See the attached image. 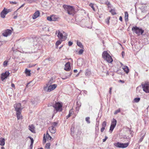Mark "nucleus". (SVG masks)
<instances>
[{
    "mask_svg": "<svg viewBox=\"0 0 149 149\" xmlns=\"http://www.w3.org/2000/svg\"><path fill=\"white\" fill-rule=\"evenodd\" d=\"M63 7L69 15L73 16L75 14L76 11L73 6L64 5Z\"/></svg>",
    "mask_w": 149,
    "mask_h": 149,
    "instance_id": "nucleus-1",
    "label": "nucleus"
},
{
    "mask_svg": "<svg viewBox=\"0 0 149 149\" xmlns=\"http://www.w3.org/2000/svg\"><path fill=\"white\" fill-rule=\"evenodd\" d=\"M15 111H16V115L17 119H21L22 118V116L21 115V111L22 109L21 108L20 103L15 104L14 105Z\"/></svg>",
    "mask_w": 149,
    "mask_h": 149,
    "instance_id": "nucleus-2",
    "label": "nucleus"
},
{
    "mask_svg": "<svg viewBox=\"0 0 149 149\" xmlns=\"http://www.w3.org/2000/svg\"><path fill=\"white\" fill-rule=\"evenodd\" d=\"M102 57L104 60H106L109 63H111L113 61V60L111 56L107 51H104L103 52Z\"/></svg>",
    "mask_w": 149,
    "mask_h": 149,
    "instance_id": "nucleus-3",
    "label": "nucleus"
},
{
    "mask_svg": "<svg viewBox=\"0 0 149 149\" xmlns=\"http://www.w3.org/2000/svg\"><path fill=\"white\" fill-rule=\"evenodd\" d=\"M132 31L138 36L143 35L144 30L141 28H140L137 26H133L132 28Z\"/></svg>",
    "mask_w": 149,
    "mask_h": 149,
    "instance_id": "nucleus-4",
    "label": "nucleus"
},
{
    "mask_svg": "<svg viewBox=\"0 0 149 149\" xmlns=\"http://www.w3.org/2000/svg\"><path fill=\"white\" fill-rule=\"evenodd\" d=\"M57 85L56 84H54L52 85H49L48 86H46L44 88L45 91L47 92H50L54 90L56 87Z\"/></svg>",
    "mask_w": 149,
    "mask_h": 149,
    "instance_id": "nucleus-5",
    "label": "nucleus"
},
{
    "mask_svg": "<svg viewBox=\"0 0 149 149\" xmlns=\"http://www.w3.org/2000/svg\"><path fill=\"white\" fill-rule=\"evenodd\" d=\"M66 34L64 32L63 33L59 31L57 35L58 38L60 40L64 41L67 38Z\"/></svg>",
    "mask_w": 149,
    "mask_h": 149,
    "instance_id": "nucleus-6",
    "label": "nucleus"
},
{
    "mask_svg": "<svg viewBox=\"0 0 149 149\" xmlns=\"http://www.w3.org/2000/svg\"><path fill=\"white\" fill-rule=\"evenodd\" d=\"M53 107L56 111H62V105L60 102H56L53 105Z\"/></svg>",
    "mask_w": 149,
    "mask_h": 149,
    "instance_id": "nucleus-7",
    "label": "nucleus"
},
{
    "mask_svg": "<svg viewBox=\"0 0 149 149\" xmlns=\"http://www.w3.org/2000/svg\"><path fill=\"white\" fill-rule=\"evenodd\" d=\"M129 142L126 143H121L118 142L115 144V145L117 147L119 148H124L127 147L129 144Z\"/></svg>",
    "mask_w": 149,
    "mask_h": 149,
    "instance_id": "nucleus-8",
    "label": "nucleus"
},
{
    "mask_svg": "<svg viewBox=\"0 0 149 149\" xmlns=\"http://www.w3.org/2000/svg\"><path fill=\"white\" fill-rule=\"evenodd\" d=\"M116 120L113 118V120L112 121L110 127L109 131H111V132L113 131L115 127L116 124Z\"/></svg>",
    "mask_w": 149,
    "mask_h": 149,
    "instance_id": "nucleus-9",
    "label": "nucleus"
},
{
    "mask_svg": "<svg viewBox=\"0 0 149 149\" xmlns=\"http://www.w3.org/2000/svg\"><path fill=\"white\" fill-rule=\"evenodd\" d=\"M143 90L146 93H149V84L145 83L144 84H142Z\"/></svg>",
    "mask_w": 149,
    "mask_h": 149,
    "instance_id": "nucleus-10",
    "label": "nucleus"
},
{
    "mask_svg": "<svg viewBox=\"0 0 149 149\" xmlns=\"http://www.w3.org/2000/svg\"><path fill=\"white\" fill-rule=\"evenodd\" d=\"M10 74L8 71H6L5 73H3L1 74V79L2 81H3L5 79L7 78Z\"/></svg>",
    "mask_w": 149,
    "mask_h": 149,
    "instance_id": "nucleus-11",
    "label": "nucleus"
},
{
    "mask_svg": "<svg viewBox=\"0 0 149 149\" xmlns=\"http://www.w3.org/2000/svg\"><path fill=\"white\" fill-rule=\"evenodd\" d=\"M12 31L10 29H6L2 33L3 36L5 37H7L11 34Z\"/></svg>",
    "mask_w": 149,
    "mask_h": 149,
    "instance_id": "nucleus-12",
    "label": "nucleus"
},
{
    "mask_svg": "<svg viewBox=\"0 0 149 149\" xmlns=\"http://www.w3.org/2000/svg\"><path fill=\"white\" fill-rule=\"evenodd\" d=\"M99 3L101 4H105L108 6V7H111V4L107 0H99Z\"/></svg>",
    "mask_w": 149,
    "mask_h": 149,
    "instance_id": "nucleus-13",
    "label": "nucleus"
},
{
    "mask_svg": "<svg viewBox=\"0 0 149 149\" xmlns=\"http://www.w3.org/2000/svg\"><path fill=\"white\" fill-rule=\"evenodd\" d=\"M70 69V64L69 62H68L65 65L64 70L66 71H69Z\"/></svg>",
    "mask_w": 149,
    "mask_h": 149,
    "instance_id": "nucleus-14",
    "label": "nucleus"
},
{
    "mask_svg": "<svg viewBox=\"0 0 149 149\" xmlns=\"http://www.w3.org/2000/svg\"><path fill=\"white\" fill-rule=\"evenodd\" d=\"M40 15V12L39 11H37L33 14L32 16V18L33 19H35L37 18Z\"/></svg>",
    "mask_w": 149,
    "mask_h": 149,
    "instance_id": "nucleus-15",
    "label": "nucleus"
},
{
    "mask_svg": "<svg viewBox=\"0 0 149 149\" xmlns=\"http://www.w3.org/2000/svg\"><path fill=\"white\" fill-rule=\"evenodd\" d=\"M84 63V61L83 59H78L77 64L79 66H81Z\"/></svg>",
    "mask_w": 149,
    "mask_h": 149,
    "instance_id": "nucleus-16",
    "label": "nucleus"
},
{
    "mask_svg": "<svg viewBox=\"0 0 149 149\" xmlns=\"http://www.w3.org/2000/svg\"><path fill=\"white\" fill-rule=\"evenodd\" d=\"M49 130L53 134H54L56 132V128L53 126H51L49 128Z\"/></svg>",
    "mask_w": 149,
    "mask_h": 149,
    "instance_id": "nucleus-17",
    "label": "nucleus"
},
{
    "mask_svg": "<svg viewBox=\"0 0 149 149\" xmlns=\"http://www.w3.org/2000/svg\"><path fill=\"white\" fill-rule=\"evenodd\" d=\"M29 129L32 132L35 133V128L34 125H32L29 126Z\"/></svg>",
    "mask_w": 149,
    "mask_h": 149,
    "instance_id": "nucleus-18",
    "label": "nucleus"
},
{
    "mask_svg": "<svg viewBox=\"0 0 149 149\" xmlns=\"http://www.w3.org/2000/svg\"><path fill=\"white\" fill-rule=\"evenodd\" d=\"M91 74V71L90 70L88 69L86 70L85 72V74L86 76L89 77Z\"/></svg>",
    "mask_w": 149,
    "mask_h": 149,
    "instance_id": "nucleus-19",
    "label": "nucleus"
},
{
    "mask_svg": "<svg viewBox=\"0 0 149 149\" xmlns=\"http://www.w3.org/2000/svg\"><path fill=\"white\" fill-rule=\"evenodd\" d=\"M6 14L5 10L3 9L1 13V16L2 18H4Z\"/></svg>",
    "mask_w": 149,
    "mask_h": 149,
    "instance_id": "nucleus-20",
    "label": "nucleus"
},
{
    "mask_svg": "<svg viewBox=\"0 0 149 149\" xmlns=\"http://www.w3.org/2000/svg\"><path fill=\"white\" fill-rule=\"evenodd\" d=\"M5 139L4 138H2L0 140V145L3 146L5 144Z\"/></svg>",
    "mask_w": 149,
    "mask_h": 149,
    "instance_id": "nucleus-21",
    "label": "nucleus"
},
{
    "mask_svg": "<svg viewBox=\"0 0 149 149\" xmlns=\"http://www.w3.org/2000/svg\"><path fill=\"white\" fill-rule=\"evenodd\" d=\"M123 69L124 71L126 73V74H128V73L129 72V69L127 66H124Z\"/></svg>",
    "mask_w": 149,
    "mask_h": 149,
    "instance_id": "nucleus-22",
    "label": "nucleus"
},
{
    "mask_svg": "<svg viewBox=\"0 0 149 149\" xmlns=\"http://www.w3.org/2000/svg\"><path fill=\"white\" fill-rule=\"evenodd\" d=\"M63 41V40H62L60 39L59 40L57 41L56 43V48H57L58 45L60 44Z\"/></svg>",
    "mask_w": 149,
    "mask_h": 149,
    "instance_id": "nucleus-23",
    "label": "nucleus"
},
{
    "mask_svg": "<svg viewBox=\"0 0 149 149\" xmlns=\"http://www.w3.org/2000/svg\"><path fill=\"white\" fill-rule=\"evenodd\" d=\"M125 21L127 22L128 21V14L127 12H125Z\"/></svg>",
    "mask_w": 149,
    "mask_h": 149,
    "instance_id": "nucleus-24",
    "label": "nucleus"
},
{
    "mask_svg": "<svg viewBox=\"0 0 149 149\" xmlns=\"http://www.w3.org/2000/svg\"><path fill=\"white\" fill-rule=\"evenodd\" d=\"M52 21H55L57 20L58 18L56 15H52Z\"/></svg>",
    "mask_w": 149,
    "mask_h": 149,
    "instance_id": "nucleus-25",
    "label": "nucleus"
},
{
    "mask_svg": "<svg viewBox=\"0 0 149 149\" xmlns=\"http://www.w3.org/2000/svg\"><path fill=\"white\" fill-rule=\"evenodd\" d=\"M77 45L78 46L80 47V48H83L84 46L83 45L82 43H81L80 42L77 41Z\"/></svg>",
    "mask_w": 149,
    "mask_h": 149,
    "instance_id": "nucleus-26",
    "label": "nucleus"
},
{
    "mask_svg": "<svg viewBox=\"0 0 149 149\" xmlns=\"http://www.w3.org/2000/svg\"><path fill=\"white\" fill-rule=\"evenodd\" d=\"M30 71L26 68L25 70V72L26 74L28 76L30 75Z\"/></svg>",
    "mask_w": 149,
    "mask_h": 149,
    "instance_id": "nucleus-27",
    "label": "nucleus"
},
{
    "mask_svg": "<svg viewBox=\"0 0 149 149\" xmlns=\"http://www.w3.org/2000/svg\"><path fill=\"white\" fill-rule=\"evenodd\" d=\"M140 98L139 97H136L135 98L134 100V102L138 103L140 100Z\"/></svg>",
    "mask_w": 149,
    "mask_h": 149,
    "instance_id": "nucleus-28",
    "label": "nucleus"
},
{
    "mask_svg": "<svg viewBox=\"0 0 149 149\" xmlns=\"http://www.w3.org/2000/svg\"><path fill=\"white\" fill-rule=\"evenodd\" d=\"M37 99L36 98L34 99H32L31 101V102L33 104H36V103H37Z\"/></svg>",
    "mask_w": 149,
    "mask_h": 149,
    "instance_id": "nucleus-29",
    "label": "nucleus"
},
{
    "mask_svg": "<svg viewBox=\"0 0 149 149\" xmlns=\"http://www.w3.org/2000/svg\"><path fill=\"white\" fill-rule=\"evenodd\" d=\"M53 82V79L52 78L51 79L48 83L47 84L46 86H48L49 85H51Z\"/></svg>",
    "mask_w": 149,
    "mask_h": 149,
    "instance_id": "nucleus-30",
    "label": "nucleus"
},
{
    "mask_svg": "<svg viewBox=\"0 0 149 149\" xmlns=\"http://www.w3.org/2000/svg\"><path fill=\"white\" fill-rule=\"evenodd\" d=\"M46 138L47 139L51 140L52 139V137L47 132L46 134Z\"/></svg>",
    "mask_w": 149,
    "mask_h": 149,
    "instance_id": "nucleus-31",
    "label": "nucleus"
},
{
    "mask_svg": "<svg viewBox=\"0 0 149 149\" xmlns=\"http://www.w3.org/2000/svg\"><path fill=\"white\" fill-rule=\"evenodd\" d=\"M90 118L89 117H87L85 118L86 121V122L88 124H90Z\"/></svg>",
    "mask_w": 149,
    "mask_h": 149,
    "instance_id": "nucleus-32",
    "label": "nucleus"
},
{
    "mask_svg": "<svg viewBox=\"0 0 149 149\" xmlns=\"http://www.w3.org/2000/svg\"><path fill=\"white\" fill-rule=\"evenodd\" d=\"M50 143H47L46 144L45 147L47 149H49L50 148Z\"/></svg>",
    "mask_w": 149,
    "mask_h": 149,
    "instance_id": "nucleus-33",
    "label": "nucleus"
},
{
    "mask_svg": "<svg viewBox=\"0 0 149 149\" xmlns=\"http://www.w3.org/2000/svg\"><path fill=\"white\" fill-rule=\"evenodd\" d=\"M110 12L113 15L116 14V12L115 10L111 9L110 11Z\"/></svg>",
    "mask_w": 149,
    "mask_h": 149,
    "instance_id": "nucleus-34",
    "label": "nucleus"
},
{
    "mask_svg": "<svg viewBox=\"0 0 149 149\" xmlns=\"http://www.w3.org/2000/svg\"><path fill=\"white\" fill-rule=\"evenodd\" d=\"M4 10H5V11L6 13V14L11 11V9H7L6 8H4Z\"/></svg>",
    "mask_w": 149,
    "mask_h": 149,
    "instance_id": "nucleus-35",
    "label": "nucleus"
},
{
    "mask_svg": "<svg viewBox=\"0 0 149 149\" xmlns=\"http://www.w3.org/2000/svg\"><path fill=\"white\" fill-rule=\"evenodd\" d=\"M107 125V123L105 121H104L102 123V127H104L105 128V127Z\"/></svg>",
    "mask_w": 149,
    "mask_h": 149,
    "instance_id": "nucleus-36",
    "label": "nucleus"
},
{
    "mask_svg": "<svg viewBox=\"0 0 149 149\" xmlns=\"http://www.w3.org/2000/svg\"><path fill=\"white\" fill-rule=\"evenodd\" d=\"M74 128V126L72 125L70 129L71 134H72V133L73 134Z\"/></svg>",
    "mask_w": 149,
    "mask_h": 149,
    "instance_id": "nucleus-37",
    "label": "nucleus"
},
{
    "mask_svg": "<svg viewBox=\"0 0 149 149\" xmlns=\"http://www.w3.org/2000/svg\"><path fill=\"white\" fill-rule=\"evenodd\" d=\"M8 63V61H5L3 64V65L4 67H5L7 66Z\"/></svg>",
    "mask_w": 149,
    "mask_h": 149,
    "instance_id": "nucleus-38",
    "label": "nucleus"
},
{
    "mask_svg": "<svg viewBox=\"0 0 149 149\" xmlns=\"http://www.w3.org/2000/svg\"><path fill=\"white\" fill-rule=\"evenodd\" d=\"M72 73L71 72H70L69 73V75H68L67 76H66V77H65L62 78V79L63 80H65L67 78H69V77H70Z\"/></svg>",
    "mask_w": 149,
    "mask_h": 149,
    "instance_id": "nucleus-39",
    "label": "nucleus"
},
{
    "mask_svg": "<svg viewBox=\"0 0 149 149\" xmlns=\"http://www.w3.org/2000/svg\"><path fill=\"white\" fill-rule=\"evenodd\" d=\"M28 138H29L31 140V144H33V143L34 140L32 138L31 136H29Z\"/></svg>",
    "mask_w": 149,
    "mask_h": 149,
    "instance_id": "nucleus-40",
    "label": "nucleus"
},
{
    "mask_svg": "<svg viewBox=\"0 0 149 149\" xmlns=\"http://www.w3.org/2000/svg\"><path fill=\"white\" fill-rule=\"evenodd\" d=\"M58 124V123L56 122H54L52 123V126H53V127H55Z\"/></svg>",
    "mask_w": 149,
    "mask_h": 149,
    "instance_id": "nucleus-41",
    "label": "nucleus"
},
{
    "mask_svg": "<svg viewBox=\"0 0 149 149\" xmlns=\"http://www.w3.org/2000/svg\"><path fill=\"white\" fill-rule=\"evenodd\" d=\"M120 109H118V110H116L115 111V112L114 113V114H115V115L116 114L120 112Z\"/></svg>",
    "mask_w": 149,
    "mask_h": 149,
    "instance_id": "nucleus-42",
    "label": "nucleus"
},
{
    "mask_svg": "<svg viewBox=\"0 0 149 149\" xmlns=\"http://www.w3.org/2000/svg\"><path fill=\"white\" fill-rule=\"evenodd\" d=\"M46 139L45 138V134H44L43 137V143H45L46 142Z\"/></svg>",
    "mask_w": 149,
    "mask_h": 149,
    "instance_id": "nucleus-43",
    "label": "nucleus"
},
{
    "mask_svg": "<svg viewBox=\"0 0 149 149\" xmlns=\"http://www.w3.org/2000/svg\"><path fill=\"white\" fill-rule=\"evenodd\" d=\"M37 0H27L28 2L30 3H32L33 2H35Z\"/></svg>",
    "mask_w": 149,
    "mask_h": 149,
    "instance_id": "nucleus-44",
    "label": "nucleus"
},
{
    "mask_svg": "<svg viewBox=\"0 0 149 149\" xmlns=\"http://www.w3.org/2000/svg\"><path fill=\"white\" fill-rule=\"evenodd\" d=\"M89 6L93 9L94 11H95V9L93 6V4L92 3H90L89 4Z\"/></svg>",
    "mask_w": 149,
    "mask_h": 149,
    "instance_id": "nucleus-45",
    "label": "nucleus"
},
{
    "mask_svg": "<svg viewBox=\"0 0 149 149\" xmlns=\"http://www.w3.org/2000/svg\"><path fill=\"white\" fill-rule=\"evenodd\" d=\"M47 19L49 21H52V15H51L49 17L48 16L47 17Z\"/></svg>",
    "mask_w": 149,
    "mask_h": 149,
    "instance_id": "nucleus-46",
    "label": "nucleus"
},
{
    "mask_svg": "<svg viewBox=\"0 0 149 149\" xmlns=\"http://www.w3.org/2000/svg\"><path fill=\"white\" fill-rule=\"evenodd\" d=\"M84 50L83 49H81L79 51L78 53L79 54H82Z\"/></svg>",
    "mask_w": 149,
    "mask_h": 149,
    "instance_id": "nucleus-47",
    "label": "nucleus"
},
{
    "mask_svg": "<svg viewBox=\"0 0 149 149\" xmlns=\"http://www.w3.org/2000/svg\"><path fill=\"white\" fill-rule=\"evenodd\" d=\"M72 113L71 112V111H70L69 112V113L68 116H66V118H68L70 117Z\"/></svg>",
    "mask_w": 149,
    "mask_h": 149,
    "instance_id": "nucleus-48",
    "label": "nucleus"
},
{
    "mask_svg": "<svg viewBox=\"0 0 149 149\" xmlns=\"http://www.w3.org/2000/svg\"><path fill=\"white\" fill-rule=\"evenodd\" d=\"M110 18L109 17H108L107 19L106 20V23L108 24L109 23V20Z\"/></svg>",
    "mask_w": 149,
    "mask_h": 149,
    "instance_id": "nucleus-49",
    "label": "nucleus"
},
{
    "mask_svg": "<svg viewBox=\"0 0 149 149\" xmlns=\"http://www.w3.org/2000/svg\"><path fill=\"white\" fill-rule=\"evenodd\" d=\"M107 139H108V137L107 136H105V138L103 139V142H105Z\"/></svg>",
    "mask_w": 149,
    "mask_h": 149,
    "instance_id": "nucleus-50",
    "label": "nucleus"
},
{
    "mask_svg": "<svg viewBox=\"0 0 149 149\" xmlns=\"http://www.w3.org/2000/svg\"><path fill=\"white\" fill-rule=\"evenodd\" d=\"M72 44V42L71 41H69L68 43V45L69 46H70Z\"/></svg>",
    "mask_w": 149,
    "mask_h": 149,
    "instance_id": "nucleus-51",
    "label": "nucleus"
},
{
    "mask_svg": "<svg viewBox=\"0 0 149 149\" xmlns=\"http://www.w3.org/2000/svg\"><path fill=\"white\" fill-rule=\"evenodd\" d=\"M105 129V128H104V127H102V128L101 129V132H102L104 131V130Z\"/></svg>",
    "mask_w": 149,
    "mask_h": 149,
    "instance_id": "nucleus-52",
    "label": "nucleus"
},
{
    "mask_svg": "<svg viewBox=\"0 0 149 149\" xmlns=\"http://www.w3.org/2000/svg\"><path fill=\"white\" fill-rule=\"evenodd\" d=\"M10 3H13V4H16L17 3L15 1H10Z\"/></svg>",
    "mask_w": 149,
    "mask_h": 149,
    "instance_id": "nucleus-53",
    "label": "nucleus"
},
{
    "mask_svg": "<svg viewBox=\"0 0 149 149\" xmlns=\"http://www.w3.org/2000/svg\"><path fill=\"white\" fill-rule=\"evenodd\" d=\"M11 86L13 88H14L15 89V85L13 83H12L11 84Z\"/></svg>",
    "mask_w": 149,
    "mask_h": 149,
    "instance_id": "nucleus-54",
    "label": "nucleus"
},
{
    "mask_svg": "<svg viewBox=\"0 0 149 149\" xmlns=\"http://www.w3.org/2000/svg\"><path fill=\"white\" fill-rule=\"evenodd\" d=\"M125 52L124 51H123L122 53V56L123 58V56L125 55Z\"/></svg>",
    "mask_w": 149,
    "mask_h": 149,
    "instance_id": "nucleus-55",
    "label": "nucleus"
},
{
    "mask_svg": "<svg viewBox=\"0 0 149 149\" xmlns=\"http://www.w3.org/2000/svg\"><path fill=\"white\" fill-rule=\"evenodd\" d=\"M33 147V144H30V148L29 149H32Z\"/></svg>",
    "mask_w": 149,
    "mask_h": 149,
    "instance_id": "nucleus-56",
    "label": "nucleus"
},
{
    "mask_svg": "<svg viewBox=\"0 0 149 149\" xmlns=\"http://www.w3.org/2000/svg\"><path fill=\"white\" fill-rule=\"evenodd\" d=\"M98 123H99V122L98 121ZM98 126H99V123L97 124V123L95 125L96 127H96H97L98 128Z\"/></svg>",
    "mask_w": 149,
    "mask_h": 149,
    "instance_id": "nucleus-57",
    "label": "nucleus"
},
{
    "mask_svg": "<svg viewBox=\"0 0 149 149\" xmlns=\"http://www.w3.org/2000/svg\"><path fill=\"white\" fill-rule=\"evenodd\" d=\"M119 20L121 21H122V20H123V19H122V17L121 16H120V17H119Z\"/></svg>",
    "mask_w": 149,
    "mask_h": 149,
    "instance_id": "nucleus-58",
    "label": "nucleus"
},
{
    "mask_svg": "<svg viewBox=\"0 0 149 149\" xmlns=\"http://www.w3.org/2000/svg\"><path fill=\"white\" fill-rule=\"evenodd\" d=\"M143 138H144V136H143L142 137H141L140 138V141H142L143 139Z\"/></svg>",
    "mask_w": 149,
    "mask_h": 149,
    "instance_id": "nucleus-59",
    "label": "nucleus"
},
{
    "mask_svg": "<svg viewBox=\"0 0 149 149\" xmlns=\"http://www.w3.org/2000/svg\"><path fill=\"white\" fill-rule=\"evenodd\" d=\"M17 15H15V16L14 17H13V18L14 19H16L17 18Z\"/></svg>",
    "mask_w": 149,
    "mask_h": 149,
    "instance_id": "nucleus-60",
    "label": "nucleus"
},
{
    "mask_svg": "<svg viewBox=\"0 0 149 149\" xmlns=\"http://www.w3.org/2000/svg\"><path fill=\"white\" fill-rule=\"evenodd\" d=\"M77 72V70H74V72L75 73Z\"/></svg>",
    "mask_w": 149,
    "mask_h": 149,
    "instance_id": "nucleus-61",
    "label": "nucleus"
},
{
    "mask_svg": "<svg viewBox=\"0 0 149 149\" xmlns=\"http://www.w3.org/2000/svg\"><path fill=\"white\" fill-rule=\"evenodd\" d=\"M123 138L124 139H127V137H126V136H125L124 137H123Z\"/></svg>",
    "mask_w": 149,
    "mask_h": 149,
    "instance_id": "nucleus-62",
    "label": "nucleus"
},
{
    "mask_svg": "<svg viewBox=\"0 0 149 149\" xmlns=\"http://www.w3.org/2000/svg\"><path fill=\"white\" fill-rule=\"evenodd\" d=\"M120 81L122 83H124V81L123 80H120Z\"/></svg>",
    "mask_w": 149,
    "mask_h": 149,
    "instance_id": "nucleus-63",
    "label": "nucleus"
},
{
    "mask_svg": "<svg viewBox=\"0 0 149 149\" xmlns=\"http://www.w3.org/2000/svg\"><path fill=\"white\" fill-rule=\"evenodd\" d=\"M1 149H5V148L4 147L2 146L1 147Z\"/></svg>",
    "mask_w": 149,
    "mask_h": 149,
    "instance_id": "nucleus-64",
    "label": "nucleus"
}]
</instances>
